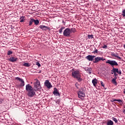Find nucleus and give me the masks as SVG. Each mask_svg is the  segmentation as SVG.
I'll list each match as a JSON object with an SVG mask.
<instances>
[{
	"instance_id": "1",
	"label": "nucleus",
	"mask_w": 125,
	"mask_h": 125,
	"mask_svg": "<svg viewBox=\"0 0 125 125\" xmlns=\"http://www.w3.org/2000/svg\"><path fill=\"white\" fill-rule=\"evenodd\" d=\"M25 90L27 92V95L30 98L34 97L36 95V91H37L34 89L30 84H27L26 85Z\"/></svg>"
},
{
	"instance_id": "2",
	"label": "nucleus",
	"mask_w": 125,
	"mask_h": 125,
	"mask_svg": "<svg viewBox=\"0 0 125 125\" xmlns=\"http://www.w3.org/2000/svg\"><path fill=\"white\" fill-rule=\"evenodd\" d=\"M105 63L106 64H109L112 67L113 69L111 70V74L113 75V74H115V73H118V71H119V68H115L114 67V66H118L119 64H118V62H116V61H111L109 60H108Z\"/></svg>"
},
{
	"instance_id": "3",
	"label": "nucleus",
	"mask_w": 125,
	"mask_h": 125,
	"mask_svg": "<svg viewBox=\"0 0 125 125\" xmlns=\"http://www.w3.org/2000/svg\"><path fill=\"white\" fill-rule=\"evenodd\" d=\"M72 77L74 79H76L79 83L83 81L82 76H81V72L79 70H74L72 72Z\"/></svg>"
},
{
	"instance_id": "4",
	"label": "nucleus",
	"mask_w": 125,
	"mask_h": 125,
	"mask_svg": "<svg viewBox=\"0 0 125 125\" xmlns=\"http://www.w3.org/2000/svg\"><path fill=\"white\" fill-rule=\"evenodd\" d=\"M84 90L83 88L81 87L79 89V91L77 92V94L78 95L79 98L83 100L85 97V93H84Z\"/></svg>"
},
{
	"instance_id": "5",
	"label": "nucleus",
	"mask_w": 125,
	"mask_h": 125,
	"mask_svg": "<svg viewBox=\"0 0 125 125\" xmlns=\"http://www.w3.org/2000/svg\"><path fill=\"white\" fill-rule=\"evenodd\" d=\"M35 81H36V82L34 83V89L39 90V89H41V88H42L41 83L38 79H35Z\"/></svg>"
},
{
	"instance_id": "6",
	"label": "nucleus",
	"mask_w": 125,
	"mask_h": 125,
	"mask_svg": "<svg viewBox=\"0 0 125 125\" xmlns=\"http://www.w3.org/2000/svg\"><path fill=\"white\" fill-rule=\"evenodd\" d=\"M63 35L64 37H70L71 29L69 28H66L63 32Z\"/></svg>"
},
{
	"instance_id": "7",
	"label": "nucleus",
	"mask_w": 125,
	"mask_h": 125,
	"mask_svg": "<svg viewBox=\"0 0 125 125\" xmlns=\"http://www.w3.org/2000/svg\"><path fill=\"white\" fill-rule=\"evenodd\" d=\"M101 60L102 61H104L106 60V59H104L103 57H97L95 58V61H93V63H98V62H99V61H101Z\"/></svg>"
},
{
	"instance_id": "8",
	"label": "nucleus",
	"mask_w": 125,
	"mask_h": 125,
	"mask_svg": "<svg viewBox=\"0 0 125 125\" xmlns=\"http://www.w3.org/2000/svg\"><path fill=\"white\" fill-rule=\"evenodd\" d=\"M15 80H17L18 81H19V82H21V83L20 84V86H24L25 85V82H24V80L21 79L20 77H16Z\"/></svg>"
},
{
	"instance_id": "9",
	"label": "nucleus",
	"mask_w": 125,
	"mask_h": 125,
	"mask_svg": "<svg viewBox=\"0 0 125 125\" xmlns=\"http://www.w3.org/2000/svg\"><path fill=\"white\" fill-rule=\"evenodd\" d=\"M44 85L47 87V88H51V87H52V85H51V83H50V82H49L48 80L45 81Z\"/></svg>"
},
{
	"instance_id": "10",
	"label": "nucleus",
	"mask_w": 125,
	"mask_h": 125,
	"mask_svg": "<svg viewBox=\"0 0 125 125\" xmlns=\"http://www.w3.org/2000/svg\"><path fill=\"white\" fill-rule=\"evenodd\" d=\"M95 58V56L89 55L85 57V59L88 60V61H93V59H94Z\"/></svg>"
},
{
	"instance_id": "11",
	"label": "nucleus",
	"mask_w": 125,
	"mask_h": 125,
	"mask_svg": "<svg viewBox=\"0 0 125 125\" xmlns=\"http://www.w3.org/2000/svg\"><path fill=\"white\" fill-rule=\"evenodd\" d=\"M39 28L40 29H42V30H43V31H46V30H48L49 31H50V27L48 26H45V25H40L39 26Z\"/></svg>"
},
{
	"instance_id": "12",
	"label": "nucleus",
	"mask_w": 125,
	"mask_h": 125,
	"mask_svg": "<svg viewBox=\"0 0 125 125\" xmlns=\"http://www.w3.org/2000/svg\"><path fill=\"white\" fill-rule=\"evenodd\" d=\"M53 93L54 95H56V96H60V93H59L58 89H57L56 87H55L54 88V91L53 92Z\"/></svg>"
},
{
	"instance_id": "13",
	"label": "nucleus",
	"mask_w": 125,
	"mask_h": 125,
	"mask_svg": "<svg viewBox=\"0 0 125 125\" xmlns=\"http://www.w3.org/2000/svg\"><path fill=\"white\" fill-rule=\"evenodd\" d=\"M84 69L89 75H91V73H92V68H91V67H84Z\"/></svg>"
},
{
	"instance_id": "14",
	"label": "nucleus",
	"mask_w": 125,
	"mask_h": 125,
	"mask_svg": "<svg viewBox=\"0 0 125 125\" xmlns=\"http://www.w3.org/2000/svg\"><path fill=\"white\" fill-rule=\"evenodd\" d=\"M17 60H18V58L15 57H11L10 59H9V61H10V62H16Z\"/></svg>"
},
{
	"instance_id": "15",
	"label": "nucleus",
	"mask_w": 125,
	"mask_h": 125,
	"mask_svg": "<svg viewBox=\"0 0 125 125\" xmlns=\"http://www.w3.org/2000/svg\"><path fill=\"white\" fill-rule=\"evenodd\" d=\"M116 101H117L118 102H119L120 105H122L124 104V102L121 100H118V99H113V102H115Z\"/></svg>"
},
{
	"instance_id": "16",
	"label": "nucleus",
	"mask_w": 125,
	"mask_h": 125,
	"mask_svg": "<svg viewBox=\"0 0 125 125\" xmlns=\"http://www.w3.org/2000/svg\"><path fill=\"white\" fill-rule=\"evenodd\" d=\"M111 56H113L114 57H117L118 59H122L121 57L118 56V53L115 54V53L112 52L111 54Z\"/></svg>"
},
{
	"instance_id": "17",
	"label": "nucleus",
	"mask_w": 125,
	"mask_h": 125,
	"mask_svg": "<svg viewBox=\"0 0 125 125\" xmlns=\"http://www.w3.org/2000/svg\"><path fill=\"white\" fill-rule=\"evenodd\" d=\"M92 83L94 86H96V84H97V79H93L92 81Z\"/></svg>"
},
{
	"instance_id": "18",
	"label": "nucleus",
	"mask_w": 125,
	"mask_h": 125,
	"mask_svg": "<svg viewBox=\"0 0 125 125\" xmlns=\"http://www.w3.org/2000/svg\"><path fill=\"white\" fill-rule=\"evenodd\" d=\"M34 23V19L31 18L30 21L28 22L29 26H32Z\"/></svg>"
},
{
	"instance_id": "19",
	"label": "nucleus",
	"mask_w": 125,
	"mask_h": 125,
	"mask_svg": "<svg viewBox=\"0 0 125 125\" xmlns=\"http://www.w3.org/2000/svg\"><path fill=\"white\" fill-rule=\"evenodd\" d=\"M114 125V122L112 120H108L107 122L106 125Z\"/></svg>"
},
{
	"instance_id": "20",
	"label": "nucleus",
	"mask_w": 125,
	"mask_h": 125,
	"mask_svg": "<svg viewBox=\"0 0 125 125\" xmlns=\"http://www.w3.org/2000/svg\"><path fill=\"white\" fill-rule=\"evenodd\" d=\"M34 23L35 25H39L40 23V21H39L38 20L34 19Z\"/></svg>"
},
{
	"instance_id": "21",
	"label": "nucleus",
	"mask_w": 125,
	"mask_h": 125,
	"mask_svg": "<svg viewBox=\"0 0 125 125\" xmlns=\"http://www.w3.org/2000/svg\"><path fill=\"white\" fill-rule=\"evenodd\" d=\"M64 29H65V27L62 26L61 27V28L59 30L60 34H62V32L63 31V30H64Z\"/></svg>"
},
{
	"instance_id": "22",
	"label": "nucleus",
	"mask_w": 125,
	"mask_h": 125,
	"mask_svg": "<svg viewBox=\"0 0 125 125\" xmlns=\"http://www.w3.org/2000/svg\"><path fill=\"white\" fill-rule=\"evenodd\" d=\"M23 66H24V67H30L31 66V65H30V63H29L28 62H25L23 64Z\"/></svg>"
},
{
	"instance_id": "23",
	"label": "nucleus",
	"mask_w": 125,
	"mask_h": 125,
	"mask_svg": "<svg viewBox=\"0 0 125 125\" xmlns=\"http://www.w3.org/2000/svg\"><path fill=\"white\" fill-rule=\"evenodd\" d=\"M76 32V28H72L70 29V33L72 34V33H75Z\"/></svg>"
},
{
	"instance_id": "24",
	"label": "nucleus",
	"mask_w": 125,
	"mask_h": 125,
	"mask_svg": "<svg viewBox=\"0 0 125 125\" xmlns=\"http://www.w3.org/2000/svg\"><path fill=\"white\" fill-rule=\"evenodd\" d=\"M24 18H25V17H24V16L21 17L20 19V22H24V20H25V19H24Z\"/></svg>"
},
{
	"instance_id": "25",
	"label": "nucleus",
	"mask_w": 125,
	"mask_h": 125,
	"mask_svg": "<svg viewBox=\"0 0 125 125\" xmlns=\"http://www.w3.org/2000/svg\"><path fill=\"white\" fill-rule=\"evenodd\" d=\"M112 83H113L114 84H116V85H117V82H116V79H113L112 80Z\"/></svg>"
},
{
	"instance_id": "26",
	"label": "nucleus",
	"mask_w": 125,
	"mask_h": 125,
	"mask_svg": "<svg viewBox=\"0 0 125 125\" xmlns=\"http://www.w3.org/2000/svg\"><path fill=\"white\" fill-rule=\"evenodd\" d=\"M88 39H93V35H87Z\"/></svg>"
},
{
	"instance_id": "27",
	"label": "nucleus",
	"mask_w": 125,
	"mask_h": 125,
	"mask_svg": "<svg viewBox=\"0 0 125 125\" xmlns=\"http://www.w3.org/2000/svg\"><path fill=\"white\" fill-rule=\"evenodd\" d=\"M112 120L114 121V122H115V123H116V124H117V123H118V119H117V118H116L115 117H112Z\"/></svg>"
},
{
	"instance_id": "28",
	"label": "nucleus",
	"mask_w": 125,
	"mask_h": 125,
	"mask_svg": "<svg viewBox=\"0 0 125 125\" xmlns=\"http://www.w3.org/2000/svg\"><path fill=\"white\" fill-rule=\"evenodd\" d=\"M122 16H123V17H125V9H123L122 10Z\"/></svg>"
},
{
	"instance_id": "29",
	"label": "nucleus",
	"mask_w": 125,
	"mask_h": 125,
	"mask_svg": "<svg viewBox=\"0 0 125 125\" xmlns=\"http://www.w3.org/2000/svg\"><path fill=\"white\" fill-rule=\"evenodd\" d=\"M75 87H76V88L79 89V85H80V84H79V83H76L75 84Z\"/></svg>"
},
{
	"instance_id": "30",
	"label": "nucleus",
	"mask_w": 125,
	"mask_h": 125,
	"mask_svg": "<svg viewBox=\"0 0 125 125\" xmlns=\"http://www.w3.org/2000/svg\"><path fill=\"white\" fill-rule=\"evenodd\" d=\"M101 84L102 86H103V87H105V84H104V83H103V82L101 81Z\"/></svg>"
},
{
	"instance_id": "31",
	"label": "nucleus",
	"mask_w": 125,
	"mask_h": 125,
	"mask_svg": "<svg viewBox=\"0 0 125 125\" xmlns=\"http://www.w3.org/2000/svg\"><path fill=\"white\" fill-rule=\"evenodd\" d=\"M11 54H12V51H8L7 55H11Z\"/></svg>"
},
{
	"instance_id": "32",
	"label": "nucleus",
	"mask_w": 125,
	"mask_h": 125,
	"mask_svg": "<svg viewBox=\"0 0 125 125\" xmlns=\"http://www.w3.org/2000/svg\"><path fill=\"white\" fill-rule=\"evenodd\" d=\"M36 65L38 67H41V63H40V62H36Z\"/></svg>"
},
{
	"instance_id": "33",
	"label": "nucleus",
	"mask_w": 125,
	"mask_h": 125,
	"mask_svg": "<svg viewBox=\"0 0 125 125\" xmlns=\"http://www.w3.org/2000/svg\"><path fill=\"white\" fill-rule=\"evenodd\" d=\"M117 74H119V75H122V72L121 71V70H119V69H118Z\"/></svg>"
},
{
	"instance_id": "34",
	"label": "nucleus",
	"mask_w": 125,
	"mask_h": 125,
	"mask_svg": "<svg viewBox=\"0 0 125 125\" xmlns=\"http://www.w3.org/2000/svg\"><path fill=\"white\" fill-rule=\"evenodd\" d=\"M98 52V50L96 49L95 51L93 52L94 53H97Z\"/></svg>"
},
{
	"instance_id": "35",
	"label": "nucleus",
	"mask_w": 125,
	"mask_h": 125,
	"mask_svg": "<svg viewBox=\"0 0 125 125\" xmlns=\"http://www.w3.org/2000/svg\"><path fill=\"white\" fill-rule=\"evenodd\" d=\"M103 48H104V49L107 48V45L104 44V46L103 47Z\"/></svg>"
},
{
	"instance_id": "36",
	"label": "nucleus",
	"mask_w": 125,
	"mask_h": 125,
	"mask_svg": "<svg viewBox=\"0 0 125 125\" xmlns=\"http://www.w3.org/2000/svg\"><path fill=\"white\" fill-rule=\"evenodd\" d=\"M2 103V99H0V104H1Z\"/></svg>"
},
{
	"instance_id": "37",
	"label": "nucleus",
	"mask_w": 125,
	"mask_h": 125,
	"mask_svg": "<svg viewBox=\"0 0 125 125\" xmlns=\"http://www.w3.org/2000/svg\"><path fill=\"white\" fill-rule=\"evenodd\" d=\"M114 76H115V77H117V76H118V74H117V73H114Z\"/></svg>"
},
{
	"instance_id": "38",
	"label": "nucleus",
	"mask_w": 125,
	"mask_h": 125,
	"mask_svg": "<svg viewBox=\"0 0 125 125\" xmlns=\"http://www.w3.org/2000/svg\"><path fill=\"white\" fill-rule=\"evenodd\" d=\"M38 73H42V70H40V71H39V72Z\"/></svg>"
},
{
	"instance_id": "39",
	"label": "nucleus",
	"mask_w": 125,
	"mask_h": 125,
	"mask_svg": "<svg viewBox=\"0 0 125 125\" xmlns=\"http://www.w3.org/2000/svg\"><path fill=\"white\" fill-rule=\"evenodd\" d=\"M123 113H124L125 114V109L123 110Z\"/></svg>"
},
{
	"instance_id": "40",
	"label": "nucleus",
	"mask_w": 125,
	"mask_h": 125,
	"mask_svg": "<svg viewBox=\"0 0 125 125\" xmlns=\"http://www.w3.org/2000/svg\"><path fill=\"white\" fill-rule=\"evenodd\" d=\"M124 48H125V44H124Z\"/></svg>"
},
{
	"instance_id": "41",
	"label": "nucleus",
	"mask_w": 125,
	"mask_h": 125,
	"mask_svg": "<svg viewBox=\"0 0 125 125\" xmlns=\"http://www.w3.org/2000/svg\"><path fill=\"white\" fill-rule=\"evenodd\" d=\"M31 83H32V82H31Z\"/></svg>"
},
{
	"instance_id": "42",
	"label": "nucleus",
	"mask_w": 125,
	"mask_h": 125,
	"mask_svg": "<svg viewBox=\"0 0 125 125\" xmlns=\"http://www.w3.org/2000/svg\"><path fill=\"white\" fill-rule=\"evenodd\" d=\"M124 108H125V106H124Z\"/></svg>"
}]
</instances>
